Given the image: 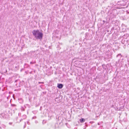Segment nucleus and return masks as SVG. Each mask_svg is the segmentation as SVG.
I'll list each match as a JSON object with an SVG mask.
<instances>
[{"mask_svg": "<svg viewBox=\"0 0 129 129\" xmlns=\"http://www.w3.org/2000/svg\"><path fill=\"white\" fill-rule=\"evenodd\" d=\"M33 35L35 36L36 39H39L40 40L42 39L43 34L42 32H40L38 30H34L32 32Z\"/></svg>", "mask_w": 129, "mask_h": 129, "instance_id": "nucleus-1", "label": "nucleus"}, {"mask_svg": "<svg viewBox=\"0 0 129 129\" xmlns=\"http://www.w3.org/2000/svg\"><path fill=\"white\" fill-rule=\"evenodd\" d=\"M129 45V40L126 41L125 44L123 46V48L125 49V48L126 46H127Z\"/></svg>", "mask_w": 129, "mask_h": 129, "instance_id": "nucleus-2", "label": "nucleus"}, {"mask_svg": "<svg viewBox=\"0 0 129 129\" xmlns=\"http://www.w3.org/2000/svg\"><path fill=\"white\" fill-rule=\"evenodd\" d=\"M63 86V85L61 84H58L57 87L59 88L60 89Z\"/></svg>", "mask_w": 129, "mask_h": 129, "instance_id": "nucleus-3", "label": "nucleus"}, {"mask_svg": "<svg viewBox=\"0 0 129 129\" xmlns=\"http://www.w3.org/2000/svg\"><path fill=\"white\" fill-rule=\"evenodd\" d=\"M80 120L81 122H83L85 121V120L84 119L82 118L80 119Z\"/></svg>", "mask_w": 129, "mask_h": 129, "instance_id": "nucleus-4", "label": "nucleus"}, {"mask_svg": "<svg viewBox=\"0 0 129 129\" xmlns=\"http://www.w3.org/2000/svg\"><path fill=\"white\" fill-rule=\"evenodd\" d=\"M126 41L124 39H123L121 41V43L122 44H125Z\"/></svg>", "mask_w": 129, "mask_h": 129, "instance_id": "nucleus-5", "label": "nucleus"}, {"mask_svg": "<svg viewBox=\"0 0 129 129\" xmlns=\"http://www.w3.org/2000/svg\"><path fill=\"white\" fill-rule=\"evenodd\" d=\"M102 22V24L103 25H104L105 23L106 22V21L105 20H103V21H102V22Z\"/></svg>", "mask_w": 129, "mask_h": 129, "instance_id": "nucleus-6", "label": "nucleus"}, {"mask_svg": "<svg viewBox=\"0 0 129 129\" xmlns=\"http://www.w3.org/2000/svg\"><path fill=\"white\" fill-rule=\"evenodd\" d=\"M11 105L13 107L16 106V105L15 104H11Z\"/></svg>", "mask_w": 129, "mask_h": 129, "instance_id": "nucleus-7", "label": "nucleus"}, {"mask_svg": "<svg viewBox=\"0 0 129 129\" xmlns=\"http://www.w3.org/2000/svg\"><path fill=\"white\" fill-rule=\"evenodd\" d=\"M39 83H42V84H44V82H38Z\"/></svg>", "mask_w": 129, "mask_h": 129, "instance_id": "nucleus-8", "label": "nucleus"}, {"mask_svg": "<svg viewBox=\"0 0 129 129\" xmlns=\"http://www.w3.org/2000/svg\"><path fill=\"white\" fill-rule=\"evenodd\" d=\"M121 54H119L118 55H117V57H118L119 56L121 55Z\"/></svg>", "mask_w": 129, "mask_h": 129, "instance_id": "nucleus-9", "label": "nucleus"}, {"mask_svg": "<svg viewBox=\"0 0 129 129\" xmlns=\"http://www.w3.org/2000/svg\"><path fill=\"white\" fill-rule=\"evenodd\" d=\"M17 81V80H16L15 81V82H16Z\"/></svg>", "mask_w": 129, "mask_h": 129, "instance_id": "nucleus-10", "label": "nucleus"}, {"mask_svg": "<svg viewBox=\"0 0 129 129\" xmlns=\"http://www.w3.org/2000/svg\"><path fill=\"white\" fill-rule=\"evenodd\" d=\"M66 125L67 126V125L68 124H67V123H66Z\"/></svg>", "mask_w": 129, "mask_h": 129, "instance_id": "nucleus-11", "label": "nucleus"}, {"mask_svg": "<svg viewBox=\"0 0 129 129\" xmlns=\"http://www.w3.org/2000/svg\"><path fill=\"white\" fill-rule=\"evenodd\" d=\"M98 125H100V124H99V123H98Z\"/></svg>", "mask_w": 129, "mask_h": 129, "instance_id": "nucleus-12", "label": "nucleus"}, {"mask_svg": "<svg viewBox=\"0 0 129 129\" xmlns=\"http://www.w3.org/2000/svg\"><path fill=\"white\" fill-rule=\"evenodd\" d=\"M100 127H101V129H102V127H101V126H100Z\"/></svg>", "mask_w": 129, "mask_h": 129, "instance_id": "nucleus-13", "label": "nucleus"}, {"mask_svg": "<svg viewBox=\"0 0 129 129\" xmlns=\"http://www.w3.org/2000/svg\"><path fill=\"white\" fill-rule=\"evenodd\" d=\"M30 63H32V62H30Z\"/></svg>", "mask_w": 129, "mask_h": 129, "instance_id": "nucleus-14", "label": "nucleus"}]
</instances>
